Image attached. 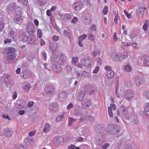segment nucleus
<instances>
[{"label":"nucleus","mask_w":149,"mask_h":149,"mask_svg":"<svg viewBox=\"0 0 149 149\" xmlns=\"http://www.w3.org/2000/svg\"><path fill=\"white\" fill-rule=\"evenodd\" d=\"M26 33L23 30H20L19 32V39L20 41L26 42L28 37Z\"/></svg>","instance_id":"20e7f679"},{"label":"nucleus","mask_w":149,"mask_h":149,"mask_svg":"<svg viewBox=\"0 0 149 149\" xmlns=\"http://www.w3.org/2000/svg\"><path fill=\"white\" fill-rule=\"evenodd\" d=\"M52 69L53 71L56 72H58L61 70V68L59 65L54 64L52 66Z\"/></svg>","instance_id":"cd10ccee"},{"label":"nucleus","mask_w":149,"mask_h":149,"mask_svg":"<svg viewBox=\"0 0 149 149\" xmlns=\"http://www.w3.org/2000/svg\"><path fill=\"white\" fill-rule=\"evenodd\" d=\"M68 121V125L71 126L72 125V123L76 121V120L72 118L69 117Z\"/></svg>","instance_id":"09e8293b"},{"label":"nucleus","mask_w":149,"mask_h":149,"mask_svg":"<svg viewBox=\"0 0 149 149\" xmlns=\"http://www.w3.org/2000/svg\"><path fill=\"white\" fill-rule=\"evenodd\" d=\"M58 56L56 55L54 53H53L51 58V60L52 63H58Z\"/></svg>","instance_id":"c756f323"},{"label":"nucleus","mask_w":149,"mask_h":149,"mask_svg":"<svg viewBox=\"0 0 149 149\" xmlns=\"http://www.w3.org/2000/svg\"><path fill=\"white\" fill-rule=\"evenodd\" d=\"M65 114V113L63 112L59 116H58L56 119V121L57 122L61 121L62 120V119L64 117Z\"/></svg>","instance_id":"c9c22d12"},{"label":"nucleus","mask_w":149,"mask_h":149,"mask_svg":"<svg viewBox=\"0 0 149 149\" xmlns=\"http://www.w3.org/2000/svg\"><path fill=\"white\" fill-rule=\"evenodd\" d=\"M115 74L113 70H111L106 72L105 74V75L107 76L108 79H112L114 77Z\"/></svg>","instance_id":"393cba45"},{"label":"nucleus","mask_w":149,"mask_h":149,"mask_svg":"<svg viewBox=\"0 0 149 149\" xmlns=\"http://www.w3.org/2000/svg\"><path fill=\"white\" fill-rule=\"evenodd\" d=\"M54 91V88L50 85L47 86L45 88V92L47 94L53 93Z\"/></svg>","instance_id":"412c9836"},{"label":"nucleus","mask_w":149,"mask_h":149,"mask_svg":"<svg viewBox=\"0 0 149 149\" xmlns=\"http://www.w3.org/2000/svg\"><path fill=\"white\" fill-rule=\"evenodd\" d=\"M15 57V55L8 54V56L4 58V59L6 63H8L10 61H13Z\"/></svg>","instance_id":"9b49d317"},{"label":"nucleus","mask_w":149,"mask_h":149,"mask_svg":"<svg viewBox=\"0 0 149 149\" xmlns=\"http://www.w3.org/2000/svg\"><path fill=\"white\" fill-rule=\"evenodd\" d=\"M91 102L90 100H86L85 102L81 103V107L84 109H88L89 106L91 105Z\"/></svg>","instance_id":"dca6fc26"},{"label":"nucleus","mask_w":149,"mask_h":149,"mask_svg":"<svg viewBox=\"0 0 149 149\" xmlns=\"http://www.w3.org/2000/svg\"><path fill=\"white\" fill-rule=\"evenodd\" d=\"M37 37L38 38H40L42 36V33L40 29H38L37 31Z\"/></svg>","instance_id":"a18cd8bd"},{"label":"nucleus","mask_w":149,"mask_h":149,"mask_svg":"<svg viewBox=\"0 0 149 149\" xmlns=\"http://www.w3.org/2000/svg\"><path fill=\"white\" fill-rule=\"evenodd\" d=\"M87 36L86 34H84L83 35L79 37V40L80 41H82L83 40H84L85 38H86Z\"/></svg>","instance_id":"3c124183"},{"label":"nucleus","mask_w":149,"mask_h":149,"mask_svg":"<svg viewBox=\"0 0 149 149\" xmlns=\"http://www.w3.org/2000/svg\"><path fill=\"white\" fill-rule=\"evenodd\" d=\"M41 54L43 56V60H45L47 59V54L45 52L43 51L42 52Z\"/></svg>","instance_id":"0e129e2a"},{"label":"nucleus","mask_w":149,"mask_h":149,"mask_svg":"<svg viewBox=\"0 0 149 149\" xmlns=\"http://www.w3.org/2000/svg\"><path fill=\"white\" fill-rule=\"evenodd\" d=\"M52 39L54 41H57L59 40V37L57 36H54L52 37Z\"/></svg>","instance_id":"bf43d9fd"},{"label":"nucleus","mask_w":149,"mask_h":149,"mask_svg":"<svg viewBox=\"0 0 149 149\" xmlns=\"http://www.w3.org/2000/svg\"><path fill=\"white\" fill-rule=\"evenodd\" d=\"M8 51L7 52V54L16 55L15 53L16 49L13 47H8Z\"/></svg>","instance_id":"bb28decb"},{"label":"nucleus","mask_w":149,"mask_h":149,"mask_svg":"<svg viewBox=\"0 0 149 149\" xmlns=\"http://www.w3.org/2000/svg\"><path fill=\"white\" fill-rule=\"evenodd\" d=\"M148 28H149V20L146 21L143 26V29L145 31H146Z\"/></svg>","instance_id":"e433bc0d"},{"label":"nucleus","mask_w":149,"mask_h":149,"mask_svg":"<svg viewBox=\"0 0 149 149\" xmlns=\"http://www.w3.org/2000/svg\"><path fill=\"white\" fill-rule=\"evenodd\" d=\"M144 109L145 112H149V102L145 104Z\"/></svg>","instance_id":"49530a36"},{"label":"nucleus","mask_w":149,"mask_h":149,"mask_svg":"<svg viewBox=\"0 0 149 149\" xmlns=\"http://www.w3.org/2000/svg\"><path fill=\"white\" fill-rule=\"evenodd\" d=\"M64 18L65 20H69L71 19V16L70 14H66L64 15Z\"/></svg>","instance_id":"864d4df0"},{"label":"nucleus","mask_w":149,"mask_h":149,"mask_svg":"<svg viewBox=\"0 0 149 149\" xmlns=\"http://www.w3.org/2000/svg\"><path fill=\"white\" fill-rule=\"evenodd\" d=\"M85 72H86L84 71H82L81 73H79L78 71H76L75 73L78 77H81L84 75V74Z\"/></svg>","instance_id":"603ef678"},{"label":"nucleus","mask_w":149,"mask_h":149,"mask_svg":"<svg viewBox=\"0 0 149 149\" xmlns=\"http://www.w3.org/2000/svg\"><path fill=\"white\" fill-rule=\"evenodd\" d=\"M49 109L51 111H55L58 109V104L57 102L51 103L49 105Z\"/></svg>","instance_id":"aec40b11"},{"label":"nucleus","mask_w":149,"mask_h":149,"mask_svg":"<svg viewBox=\"0 0 149 149\" xmlns=\"http://www.w3.org/2000/svg\"><path fill=\"white\" fill-rule=\"evenodd\" d=\"M133 96L132 91L130 90H128L125 93L124 97L125 98L128 100H130Z\"/></svg>","instance_id":"f8f14e48"},{"label":"nucleus","mask_w":149,"mask_h":149,"mask_svg":"<svg viewBox=\"0 0 149 149\" xmlns=\"http://www.w3.org/2000/svg\"><path fill=\"white\" fill-rule=\"evenodd\" d=\"M16 149H28L27 147H24V146L21 144H17L16 146Z\"/></svg>","instance_id":"79ce46f5"},{"label":"nucleus","mask_w":149,"mask_h":149,"mask_svg":"<svg viewBox=\"0 0 149 149\" xmlns=\"http://www.w3.org/2000/svg\"><path fill=\"white\" fill-rule=\"evenodd\" d=\"M88 39L91 41H94L95 39L94 38L93 35L91 33L89 34L88 36Z\"/></svg>","instance_id":"13d9d810"},{"label":"nucleus","mask_w":149,"mask_h":149,"mask_svg":"<svg viewBox=\"0 0 149 149\" xmlns=\"http://www.w3.org/2000/svg\"><path fill=\"white\" fill-rule=\"evenodd\" d=\"M78 60V58L77 57H73L72 58L71 63L72 64H75L77 63Z\"/></svg>","instance_id":"5fc2aeb1"},{"label":"nucleus","mask_w":149,"mask_h":149,"mask_svg":"<svg viewBox=\"0 0 149 149\" xmlns=\"http://www.w3.org/2000/svg\"><path fill=\"white\" fill-rule=\"evenodd\" d=\"M5 81L4 82L6 83L7 82L10 83V81L11 79L10 77L9 76H6L5 77Z\"/></svg>","instance_id":"6e6d98bb"},{"label":"nucleus","mask_w":149,"mask_h":149,"mask_svg":"<svg viewBox=\"0 0 149 149\" xmlns=\"http://www.w3.org/2000/svg\"><path fill=\"white\" fill-rule=\"evenodd\" d=\"M110 107H109L108 108V111L110 117H112L113 116V113L112 112V110L113 109V110H115L116 109V105L113 103H112L110 105Z\"/></svg>","instance_id":"4be33fe9"},{"label":"nucleus","mask_w":149,"mask_h":149,"mask_svg":"<svg viewBox=\"0 0 149 149\" xmlns=\"http://www.w3.org/2000/svg\"><path fill=\"white\" fill-rule=\"evenodd\" d=\"M146 9V8L142 7H138V14L139 17L142 18L143 17L145 11L144 10Z\"/></svg>","instance_id":"f3484780"},{"label":"nucleus","mask_w":149,"mask_h":149,"mask_svg":"<svg viewBox=\"0 0 149 149\" xmlns=\"http://www.w3.org/2000/svg\"><path fill=\"white\" fill-rule=\"evenodd\" d=\"M113 38L114 41L116 42L117 41L118 38L116 36V32L114 33L113 34Z\"/></svg>","instance_id":"338daca9"},{"label":"nucleus","mask_w":149,"mask_h":149,"mask_svg":"<svg viewBox=\"0 0 149 149\" xmlns=\"http://www.w3.org/2000/svg\"><path fill=\"white\" fill-rule=\"evenodd\" d=\"M51 127V125L49 124L48 123H46L44 126L43 128V132L44 133H47L48 132L49 130Z\"/></svg>","instance_id":"7c9ffc66"},{"label":"nucleus","mask_w":149,"mask_h":149,"mask_svg":"<svg viewBox=\"0 0 149 149\" xmlns=\"http://www.w3.org/2000/svg\"><path fill=\"white\" fill-rule=\"evenodd\" d=\"M36 41V37L34 35H33L28 36L26 42L29 45H34L35 44Z\"/></svg>","instance_id":"1a4fd4ad"},{"label":"nucleus","mask_w":149,"mask_h":149,"mask_svg":"<svg viewBox=\"0 0 149 149\" xmlns=\"http://www.w3.org/2000/svg\"><path fill=\"white\" fill-rule=\"evenodd\" d=\"M129 107H125L121 106L120 107V111L124 117H125L128 113L127 110Z\"/></svg>","instance_id":"6ab92c4d"},{"label":"nucleus","mask_w":149,"mask_h":149,"mask_svg":"<svg viewBox=\"0 0 149 149\" xmlns=\"http://www.w3.org/2000/svg\"><path fill=\"white\" fill-rule=\"evenodd\" d=\"M127 53L126 52H124L123 54L121 53L120 59L121 61L126 59L127 57Z\"/></svg>","instance_id":"37998d69"},{"label":"nucleus","mask_w":149,"mask_h":149,"mask_svg":"<svg viewBox=\"0 0 149 149\" xmlns=\"http://www.w3.org/2000/svg\"><path fill=\"white\" fill-rule=\"evenodd\" d=\"M58 63L61 65H64L67 62L66 55L63 54H60L58 57Z\"/></svg>","instance_id":"39448f33"},{"label":"nucleus","mask_w":149,"mask_h":149,"mask_svg":"<svg viewBox=\"0 0 149 149\" xmlns=\"http://www.w3.org/2000/svg\"><path fill=\"white\" fill-rule=\"evenodd\" d=\"M39 43L41 46L44 45L45 44V42L44 40L42 39H40L39 40Z\"/></svg>","instance_id":"052dcab7"},{"label":"nucleus","mask_w":149,"mask_h":149,"mask_svg":"<svg viewBox=\"0 0 149 149\" xmlns=\"http://www.w3.org/2000/svg\"><path fill=\"white\" fill-rule=\"evenodd\" d=\"M12 132L9 128H5L3 130V135L10 137L12 135Z\"/></svg>","instance_id":"4468645a"},{"label":"nucleus","mask_w":149,"mask_h":149,"mask_svg":"<svg viewBox=\"0 0 149 149\" xmlns=\"http://www.w3.org/2000/svg\"><path fill=\"white\" fill-rule=\"evenodd\" d=\"M108 7L107 6H105L103 9V14L104 15H107L108 11Z\"/></svg>","instance_id":"8fccbe9b"},{"label":"nucleus","mask_w":149,"mask_h":149,"mask_svg":"<svg viewBox=\"0 0 149 149\" xmlns=\"http://www.w3.org/2000/svg\"><path fill=\"white\" fill-rule=\"evenodd\" d=\"M130 36L132 40H133L136 37V35L134 33H132L130 35Z\"/></svg>","instance_id":"680f3d73"},{"label":"nucleus","mask_w":149,"mask_h":149,"mask_svg":"<svg viewBox=\"0 0 149 149\" xmlns=\"http://www.w3.org/2000/svg\"><path fill=\"white\" fill-rule=\"evenodd\" d=\"M74 114L75 116H78L82 115V110L79 106H77L74 109Z\"/></svg>","instance_id":"2eb2a0df"},{"label":"nucleus","mask_w":149,"mask_h":149,"mask_svg":"<svg viewBox=\"0 0 149 149\" xmlns=\"http://www.w3.org/2000/svg\"><path fill=\"white\" fill-rule=\"evenodd\" d=\"M86 95V93L83 91H81L79 92L78 97V99L79 101H81L84 99Z\"/></svg>","instance_id":"c85d7f7f"},{"label":"nucleus","mask_w":149,"mask_h":149,"mask_svg":"<svg viewBox=\"0 0 149 149\" xmlns=\"http://www.w3.org/2000/svg\"><path fill=\"white\" fill-rule=\"evenodd\" d=\"M145 83L144 79L141 76H136L134 79V84L136 86H139L140 85H144Z\"/></svg>","instance_id":"7ed1b4c3"},{"label":"nucleus","mask_w":149,"mask_h":149,"mask_svg":"<svg viewBox=\"0 0 149 149\" xmlns=\"http://www.w3.org/2000/svg\"><path fill=\"white\" fill-rule=\"evenodd\" d=\"M65 69L67 72H70L71 71L72 68L70 65H68L65 67Z\"/></svg>","instance_id":"4d7b16f0"},{"label":"nucleus","mask_w":149,"mask_h":149,"mask_svg":"<svg viewBox=\"0 0 149 149\" xmlns=\"http://www.w3.org/2000/svg\"><path fill=\"white\" fill-rule=\"evenodd\" d=\"M126 139L125 138H123L121 140L118 142L117 147L119 149H122L123 147L125 149H134L131 144H127L126 142Z\"/></svg>","instance_id":"f257e3e1"},{"label":"nucleus","mask_w":149,"mask_h":149,"mask_svg":"<svg viewBox=\"0 0 149 149\" xmlns=\"http://www.w3.org/2000/svg\"><path fill=\"white\" fill-rule=\"evenodd\" d=\"M143 57L145 59L144 61V65L146 66H149V57L145 55H143Z\"/></svg>","instance_id":"f704fd0d"},{"label":"nucleus","mask_w":149,"mask_h":149,"mask_svg":"<svg viewBox=\"0 0 149 149\" xmlns=\"http://www.w3.org/2000/svg\"><path fill=\"white\" fill-rule=\"evenodd\" d=\"M92 61L93 60L91 58H83L81 59V63L85 67L90 68L91 67V63Z\"/></svg>","instance_id":"0eeeda50"},{"label":"nucleus","mask_w":149,"mask_h":149,"mask_svg":"<svg viewBox=\"0 0 149 149\" xmlns=\"http://www.w3.org/2000/svg\"><path fill=\"white\" fill-rule=\"evenodd\" d=\"M124 69L127 72H130L132 70V68L131 66L129 65H127L124 67Z\"/></svg>","instance_id":"de8ad7c7"},{"label":"nucleus","mask_w":149,"mask_h":149,"mask_svg":"<svg viewBox=\"0 0 149 149\" xmlns=\"http://www.w3.org/2000/svg\"><path fill=\"white\" fill-rule=\"evenodd\" d=\"M81 115L82 116L79 119L80 121L82 122H84L86 120H87L88 116H87L86 114Z\"/></svg>","instance_id":"ea45409f"},{"label":"nucleus","mask_w":149,"mask_h":149,"mask_svg":"<svg viewBox=\"0 0 149 149\" xmlns=\"http://www.w3.org/2000/svg\"><path fill=\"white\" fill-rule=\"evenodd\" d=\"M85 91L90 94H93L94 92V91L92 90L90 86H87L85 88Z\"/></svg>","instance_id":"4c0bfd02"},{"label":"nucleus","mask_w":149,"mask_h":149,"mask_svg":"<svg viewBox=\"0 0 149 149\" xmlns=\"http://www.w3.org/2000/svg\"><path fill=\"white\" fill-rule=\"evenodd\" d=\"M33 139L31 137H27L25 138L24 140V143L27 146H29L33 143Z\"/></svg>","instance_id":"b1692460"},{"label":"nucleus","mask_w":149,"mask_h":149,"mask_svg":"<svg viewBox=\"0 0 149 149\" xmlns=\"http://www.w3.org/2000/svg\"><path fill=\"white\" fill-rule=\"evenodd\" d=\"M65 92H61L58 94V97H65Z\"/></svg>","instance_id":"69168bd1"},{"label":"nucleus","mask_w":149,"mask_h":149,"mask_svg":"<svg viewBox=\"0 0 149 149\" xmlns=\"http://www.w3.org/2000/svg\"><path fill=\"white\" fill-rule=\"evenodd\" d=\"M10 35L13 39H15L16 38V33L13 30H11L10 31Z\"/></svg>","instance_id":"a19ab883"},{"label":"nucleus","mask_w":149,"mask_h":149,"mask_svg":"<svg viewBox=\"0 0 149 149\" xmlns=\"http://www.w3.org/2000/svg\"><path fill=\"white\" fill-rule=\"evenodd\" d=\"M104 69L106 71V72L112 70L111 67L109 66H106L104 68Z\"/></svg>","instance_id":"e2e57ef3"},{"label":"nucleus","mask_w":149,"mask_h":149,"mask_svg":"<svg viewBox=\"0 0 149 149\" xmlns=\"http://www.w3.org/2000/svg\"><path fill=\"white\" fill-rule=\"evenodd\" d=\"M83 6V3L80 1H78L74 3L72 5L73 8L77 11H80Z\"/></svg>","instance_id":"6e6552de"},{"label":"nucleus","mask_w":149,"mask_h":149,"mask_svg":"<svg viewBox=\"0 0 149 149\" xmlns=\"http://www.w3.org/2000/svg\"><path fill=\"white\" fill-rule=\"evenodd\" d=\"M121 53H115L112 54L111 57L115 61H121L120 59Z\"/></svg>","instance_id":"9d476101"},{"label":"nucleus","mask_w":149,"mask_h":149,"mask_svg":"<svg viewBox=\"0 0 149 149\" xmlns=\"http://www.w3.org/2000/svg\"><path fill=\"white\" fill-rule=\"evenodd\" d=\"M25 30L29 35H34L33 33L35 31L34 27L33 25L30 23H28L27 24Z\"/></svg>","instance_id":"423d86ee"},{"label":"nucleus","mask_w":149,"mask_h":149,"mask_svg":"<svg viewBox=\"0 0 149 149\" xmlns=\"http://www.w3.org/2000/svg\"><path fill=\"white\" fill-rule=\"evenodd\" d=\"M30 85L28 84H24L23 87L24 91L26 92H27L30 89Z\"/></svg>","instance_id":"c03bdc74"},{"label":"nucleus","mask_w":149,"mask_h":149,"mask_svg":"<svg viewBox=\"0 0 149 149\" xmlns=\"http://www.w3.org/2000/svg\"><path fill=\"white\" fill-rule=\"evenodd\" d=\"M85 23L86 25L90 24L91 21V15L88 13L85 14Z\"/></svg>","instance_id":"5701e85b"},{"label":"nucleus","mask_w":149,"mask_h":149,"mask_svg":"<svg viewBox=\"0 0 149 149\" xmlns=\"http://www.w3.org/2000/svg\"><path fill=\"white\" fill-rule=\"evenodd\" d=\"M16 4L15 3H11L8 4L7 8L10 10L13 11L15 9Z\"/></svg>","instance_id":"2f4dec72"},{"label":"nucleus","mask_w":149,"mask_h":149,"mask_svg":"<svg viewBox=\"0 0 149 149\" xmlns=\"http://www.w3.org/2000/svg\"><path fill=\"white\" fill-rule=\"evenodd\" d=\"M63 140V138L61 136H56L55 138L54 143L58 145L60 144Z\"/></svg>","instance_id":"473e14b6"},{"label":"nucleus","mask_w":149,"mask_h":149,"mask_svg":"<svg viewBox=\"0 0 149 149\" xmlns=\"http://www.w3.org/2000/svg\"><path fill=\"white\" fill-rule=\"evenodd\" d=\"M58 45L56 43L52 42L49 44V47L50 49V51L54 52L57 49Z\"/></svg>","instance_id":"ddd939ff"},{"label":"nucleus","mask_w":149,"mask_h":149,"mask_svg":"<svg viewBox=\"0 0 149 149\" xmlns=\"http://www.w3.org/2000/svg\"><path fill=\"white\" fill-rule=\"evenodd\" d=\"M30 74V72L28 70L23 71L20 73L21 76L23 78H27Z\"/></svg>","instance_id":"a211bd4d"},{"label":"nucleus","mask_w":149,"mask_h":149,"mask_svg":"<svg viewBox=\"0 0 149 149\" xmlns=\"http://www.w3.org/2000/svg\"><path fill=\"white\" fill-rule=\"evenodd\" d=\"M14 20L15 23L18 24H21L23 22V19L19 15H17Z\"/></svg>","instance_id":"a878e982"},{"label":"nucleus","mask_w":149,"mask_h":149,"mask_svg":"<svg viewBox=\"0 0 149 149\" xmlns=\"http://www.w3.org/2000/svg\"><path fill=\"white\" fill-rule=\"evenodd\" d=\"M17 103L18 106L21 108H23L26 104L25 102L22 100H20L17 101Z\"/></svg>","instance_id":"72a5a7b5"},{"label":"nucleus","mask_w":149,"mask_h":149,"mask_svg":"<svg viewBox=\"0 0 149 149\" xmlns=\"http://www.w3.org/2000/svg\"><path fill=\"white\" fill-rule=\"evenodd\" d=\"M107 132L110 134H118L119 130L117 129V126L116 125L110 124L109 125L106 129Z\"/></svg>","instance_id":"f03ea898"},{"label":"nucleus","mask_w":149,"mask_h":149,"mask_svg":"<svg viewBox=\"0 0 149 149\" xmlns=\"http://www.w3.org/2000/svg\"><path fill=\"white\" fill-rule=\"evenodd\" d=\"M119 85L118 84H116L115 86V91L116 96L119 97H120V95L118 93V88Z\"/></svg>","instance_id":"58836bf2"},{"label":"nucleus","mask_w":149,"mask_h":149,"mask_svg":"<svg viewBox=\"0 0 149 149\" xmlns=\"http://www.w3.org/2000/svg\"><path fill=\"white\" fill-rule=\"evenodd\" d=\"M99 67L98 66H97L94 70L93 72L94 73H97L99 70Z\"/></svg>","instance_id":"774afa93"}]
</instances>
